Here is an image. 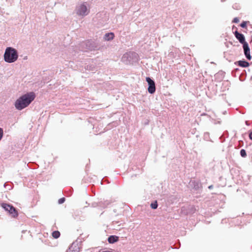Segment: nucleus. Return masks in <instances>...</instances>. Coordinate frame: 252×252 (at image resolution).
<instances>
[{
	"label": "nucleus",
	"mask_w": 252,
	"mask_h": 252,
	"mask_svg": "<svg viewBox=\"0 0 252 252\" xmlns=\"http://www.w3.org/2000/svg\"><path fill=\"white\" fill-rule=\"evenodd\" d=\"M33 92H30L20 97L15 103V106L18 110H21L27 107L35 98Z\"/></svg>",
	"instance_id": "obj_1"
},
{
	"label": "nucleus",
	"mask_w": 252,
	"mask_h": 252,
	"mask_svg": "<svg viewBox=\"0 0 252 252\" xmlns=\"http://www.w3.org/2000/svg\"><path fill=\"white\" fill-rule=\"evenodd\" d=\"M3 57L5 62L8 63H12L17 61L18 54L15 49L12 47H7Z\"/></svg>",
	"instance_id": "obj_2"
},
{
	"label": "nucleus",
	"mask_w": 252,
	"mask_h": 252,
	"mask_svg": "<svg viewBox=\"0 0 252 252\" xmlns=\"http://www.w3.org/2000/svg\"><path fill=\"white\" fill-rule=\"evenodd\" d=\"M1 206L13 218H17L18 216V213L16 209L11 205L3 203L1 204Z\"/></svg>",
	"instance_id": "obj_3"
},
{
	"label": "nucleus",
	"mask_w": 252,
	"mask_h": 252,
	"mask_svg": "<svg viewBox=\"0 0 252 252\" xmlns=\"http://www.w3.org/2000/svg\"><path fill=\"white\" fill-rule=\"evenodd\" d=\"M89 10L87 6L83 3L79 5L77 8V14L80 16H85L88 14Z\"/></svg>",
	"instance_id": "obj_4"
},
{
	"label": "nucleus",
	"mask_w": 252,
	"mask_h": 252,
	"mask_svg": "<svg viewBox=\"0 0 252 252\" xmlns=\"http://www.w3.org/2000/svg\"><path fill=\"white\" fill-rule=\"evenodd\" d=\"M146 81L148 83V92L151 94H154L156 91V86L155 82L150 77H146Z\"/></svg>",
	"instance_id": "obj_5"
},
{
	"label": "nucleus",
	"mask_w": 252,
	"mask_h": 252,
	"mask_svg": "<svg viewBox=\"0 0 252 252\" xmlns=\"http://www.w3.org/2000/svg\"><path fill=\"white\" fill-rule=\"evenodd\" d=\"M243 47L244 49V54L247 58V59L249 60H251L252 57L250 54V49L249 47V45L247 42L243 44Z\"/></svg>",
	"instance_id": "obj_6"
},
{
	"label": "nucleus",
	"mask_w": 252,
	"mask_h": 252,
	"mask_svg": "<svg viewBox=\"0 0 252 252\" xmlns=\"http://www.w3.org/2000/svg\"><path fill=\"white\" fill-rule=\"evenodd\" d=\"M236 38L239 40V41L242 43L244 44L247 42L245 41V38L244 35L242 33L238 32L237 31H235L234 32Z\"/></svg>",
	"instance_id": "obj_7"
},
{
	"label": "nucleus",
	"mask_w": 252,
	"mask_h": 252,
	"mask_svg": "<svg viewBox=\"0 0 252 252\" xmlns=\"http://www.w3.org/2000/svg\"><path fill=\"white\" fill-rule=\"evenodd\" d=\"M235 64L238 65V66L242 67H247L250 66V63L244 60H240L235 62Z\"/></svg>",
	"instance_id": "obj_8"
},
{
	"label": "nucleus",
	"mask_w": 252,
	"mask_h": 252,
	"mask_svg": "<svg viewBox=\"0 0 252 252\" xmlns=\"http://www.w3.org/2000/svg\"><path fill=\"white\" fill-rule=\"evenodd\" d=\"M119 240V237L115 235H112L109 237L108 241L109 243L112 244L117 242Z\"/></svg>",
	"instance_id": "obj_9"
},
{
	"label": "nucleus",
	"mask_w": 252,
	"mask_h": 252,
	"mask_svg": "<svg viewBox=\"0 0 252 252\" xmlns=\"http://www.w3.org/2000/svg\"><path fill=\"white\" fill-rule=\"evenodd\" d=\"M114 37V34L113 32L106 33L104 35V39L106 41L112 40Z\"/></svg>",
	"instance_id": "obj_10"
},
{
	"label": "nucleus",
	"mask_w": 252,
	"mask_h": 252,
	"mask_svg": "<svg viewBox=\"0 0 252 252\" xmlns=\"http://www.w3.org/2000/svg\"><path fill=\"white\" fill-rule=\"evenodd\" d=\"M52 235L54 238L57 239L60 237V233L58 231H54L53 232Z\"/></svg>",
	"instance_id": "obj_11"
},
{
	"label": "nucleus",
	"mask_w": 252,
	"mask_h": 252,
	"mask_svg": "<svg viewBox=\"0 0 252 252\" xmlns=\"http://www.w3.org/2000/svg\"><path fill=\"white\" fill-rule=\"evenodd\" d=\"M240 154L242 157H245L247 156L246 151L244 149L240 151Z\"/></svg>",
	"instance_id": "obj_12"
},
{
	"label": "nucleus",
	"mask_w": 252,
	"mask_h": 252,
	"mask_svg": "<svg viewBox=\"0 0 252 252\" xmlns=\"http://www.w3.org/2000/svg\"><path fill=\"white\" fill-rule=\"evenodd\" d=\"M151 207H152V208H153L154 209H157L158 207V204H157V201L154 203H152L151 204Z\"/></svg>",
	"instance_id": "obj_13"
},
{
	"label": "nucleus",
	"mask_w": 252,
	"mask_h": 252,
	"mask_svg": "<svg viewBox=\"0 0 252 252\" xmlns=\"http://www.w3.org/2000/svg\"><path fill=\"white\" fill-rule=\"evenodd\" d=\"M240 26L243 28H245L247 27V22L244 21L243 22L241 25Z\"/></svg>",
	"instance_id": "obj_14"
},
{
	"label": "nucleus",
	"mask_w": 252,
	"mask_h": 252,
	"mask_svg": "<svg viewBox=\"0 0 252 252\" xmlns=\"http://www.w3.org/2000/svg\"><path fill=\"white\" fill-rule=\"evenodd\" d=\"M3 135V131L2 128L0 127V141L2 139Z\"/></svg>",
	"instance_id": "obj_15"
},
{
	"label": "nucleus",
	"mask_w": 252,
	"mask_h": 252,
	"mask_svg": "<svg viewBox=\"0 0 252 252\" xmlns=\"http://www.w3.org/2000/svg\"><path fill=\"white\" fill-rule=\"evenodd\" d=\"M65 201V198H60L59 201H58V202L59 204H62Z\"/></svg>",
	"instance_id": "obj_16"
},
{
	"label": "nucleus",
	"mask_w": 252,
	"mask_h": 252,
	"mask_svg": "<svg viewBox=\"0 0 252 252\" xmlns=\"http://www.w3.org/2000/svg\"><path fill=\"white\" fill-rule=\"evenodd\" d=\"M239 22V20L237 17L234 18L233 20V22L235 23H238Z\"/></svg>",
	"instance_id": "obj_17"
},
{
	"label": "nucleus",
	"mask_w": 252,
	"mask_h": 252,
	"mask_svg": "<svg viewBox=\"0 0 252 252\" xmlns=\"http://www.w3.org/2000/svg\"><path fill=\"white\" fill-rule=\"evenodd\" d=\"M249 138L252 140V131L249 133Z\"/></svg>",
	"instance_id": "obj_18"
},
{
	"label": "nucleus",
	"mask_w": 252,
	"mask_h": 252,
	"mask_svg": "<svg viewBox=\"0 0 252 252\" xmlns=\"http://www.w3.org/2000/svg\"><path fill=\"white\" fill-rule=\"evenodd\" d=\"M72 248H73V246H72L69 248V251H73V250H72Z\"/></svg>",
	"instance_id": "obj_19"
},
{
	"label": "nucleus",
	"mask_w": 252,
	"mask_h": 252,
	"mask_svg": "<svg viewBox=\"0 0 252 252\" xmlns=\"http://www.w3.org/2000/svg\"><path fill=\"white\" fill-rule=\"evenodd\" d=\"M76 252H77V251Z\"/></svg>",
	"instance_id": "obj_20"
}]
</instances>
